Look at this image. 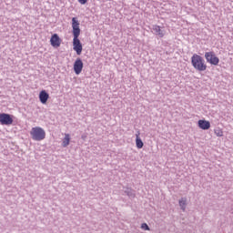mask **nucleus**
Listing matches in <instances>:
<instances>
[{
  "label": "nucleus",
  "mask_w": 233,
  "mask_h": 233,
  "mask_svg": "<svg viewBox=\"0 0 233 233\" xmlns=\"http://www.w3.org/2000/svg\"><path fill=\"white\" fill-rule=\"evenodd\" d=\"M83 60H81V58H76V60L74 63V72L76 76H79V74H81V72H83Z\"/></svg>",
  "instance_id": "nucleus-6"
},
{
  "label": "nucleus",
  "mask_w": 233,
  "mask_h": 233,
  "mask_svg": "<svg viewBox=\"0 0 233 233\" xmlns=\"http://www.w3.org/2000/svg\"><path fill=\"white\" fill-rule=\"evenodd\" d=\"M141 228H143L144 230H150V227H148V224L147 223H143L141 225Z\"/></svg>",
  "instance_id": "nucleus-16"
},
{
  "label": "nucleus",
  "mask_w": 233,
  "mask_h": 233,
  "mask_svg": "<svg viewBox=\"0 0 233 233\" xmlns=\"http://www.w3.org/2000/svg\"><path fill=\"white\" fill-rule=\"evenodd\" d=\"M152 30L155 35H158V37H165V31L161 29L159 25H153Z\"/></svg>",
  "instance_id": "nucleus-9"
},
{
  "label": "nucleus",
  "mask_w": 233,
  "mask_h": 233,
  "mask_svg": "<svg viewBox=\"0 0 233 233\" xmlns=\"http://www.w3.org/2000/svg\"><path fill=\"white\" fill-rule=\"evenodd\" d=\"M205 58L207 63H209L210 65H214V66H218L219 65V58L216 56V53H214V51L206 52Z\"/></svg>",
  "instance_id": "nucleus-4"
},
{
  "label": "nucleus",
  "mask_w": 233,
  "mask_h": 233,
  "mask_svg": "<svg viewBox=\"0 0 233 233\" xmlns=\"http://www.w3.org/2000/svg\"><path fill=\"white\" fill-rule=\"evenodd\" d=\"M69 145H70V135L66 134L62 142V147H64V148H66V147H68Z\"/></svg>",
  "instance_id": "nucleus-12"
},
{
  "label": "nucleus",
  "mask_w": 233,
  "mask_h": 233,
  "mask_svg": "<svg viewBox=\"0 0 233 233\" xmlns=\"http://www.w3.org/2000/svg\"><path fill=\"white\" fill-rule=\"evenodd\" d=\"M191 65L195 70H198V72H205V70H207V64L205 63V59L198 54H194L192 56Z\"/></svg>",
  "instance_id": "nucleus-2"
},
{
  "label": "nucleus",
  "mask_w": 233,
  "mask_h": 233,
  "mask_svg": "<svg viewBox=\"0 0 233 233\" xmlns=\"http://www.w3.org/2000/svg\"><path fill=\"white\" fill-rule=\"evenodd\" d=\"M215 134L218 137H223V131L219 130V129H216L215 130Z\"/></svg>",
  "instance_id": "nucleus-15"
},
{
  "label": "nucleus",
  "mask_w": 233,
  "mask_h": 233,
  "mask_svg": "<svg viewBox=\"0 0 233 233\" xmlns=\"http://www.w3.org/2000/svg\"><path fill=\"white\" fill-rule=\"evenodd\" d=\"M49 97H50V95H48L47 92L45 90H42L39 94V99L42 105H46V102L48 101Z\"/></svg>",
  "instance_id": "nucleus-8"
},
{
  "label": "nucleus",
  "mask_w": 233,
  "mask_h": 233,
  "mask_svg": "<svg viewBox=\"0 0 233 233\" xmlns=\"http://www.w3.org/2000/svg\"><path fill=\"white\" fill-rule=\"evenodd\" d=\"M124 192L127 194V196H128V198H130L131 199H134V198H136V191H134V189L130 188V187H126Z\"/></svg>",
  "instance_id": "nucleus-11"
},
{
  "label": "nucleus",
  "mask_w": 233,
  "mask_h": 233,
  "mask_svg": "<svg viewBox=\"0 0 233 233\" xmlns=\"http://www.w3.org/2000/svg\"><path fill=\"white\" fill-rule=\"evenodd\" d=\"M50 43L54 46V48H58V46H61V38H59V35L54 34L51 36Z\"/></svg>",
  "instance_id": "nucleus-7"
},
{
  "label": "nucleus",
  "mask_w": 233,
  "mask_h": 233,
  "mask_svg": "<svg viewBox=\"0 0 233 233\" xmlns=\"http://www.w3.org/2000/svg\"><path fill=\"white\" fill-rule=\"evenodd\" d=\"M72 28H73V50L76 52L77 56H81L83 52V45L81 40H79V35H81V28H79V21L77 18H72Z\"/></svg>",
  "instance_id": "nucleus-1"
},
{
  "label": "nucleus",
  "mask_w": 233,
  "mask_h": 233,
  "mask_svg": "<svg viewBox=\"0 0 233 233\" xmlns=\"http://www.w3.org/2000/svg\"><path fill=\"white\" fill-rule=\"evenodd\" d=\"M80 5H86L88 3V0H77Z\"/></svg>",
  "instance_id": "nucleus-17"
},
{
  "label": "nucleus",
  "mask_w": 233,
  "mask_h": 233,
  "mask_svg": "<svg viewBox=\"0 0 233 233\" xmlns=\"http://www.w3.org/2000/svg\"><path fill=\"white\" fill-rule=\"evenodd\" d=\"M30 136L33 141H43L46 137V132L42 127H35L31 129Z\"/></svg>",
  "instance_id": "nucleus-3"
},
{
  "label": "nucleus",
  "mask_w": 233,
  "mask_h": 233,
  "mask_svg": "<svg viewBox=\"0 0 233 233\" xmlns=\"http://www.w3.org/2000/svg\"><path fill=\"white\" fill-rule=\"evenodd\" d=\"M198 127L202 130H208V128H210V122L207 120H198Z\"/></svg>",
  "instance_id": "nucleus-10"
},
{
  "label": "nucleus",
  "mask_w": 233,
  "mask_h": 233,
  "mask_svg": "<svg viewBox=\"0 0 233 233\" xmlns=\"http://www.w3.org/2000/svg\"><path fill=\"white\" fill-rule=\"evenodd\" d=\"M136 146H137V148H143V147L145 146V144L143 143V140H141V137H139V135H137Z\"/></svg>",
  "instance_id": "nucleus-14"
},
{
  "label": "nucleus",
  "mask_w": 233,
  "mask_h": 233,
  "mask_svg": "<svg viewBox=\"0 0 233 233\" xmlns=\"http://www.w3.org/2000/svg\"><path fill=\"white\" fill-rule=\"evenodd\" d=\"M178 205H179L181 210H183V212H185V210L187 208V198H182L181 199H179Z\"/></svg>",
  "instance_id": "nucleus-13"
},
{
  "label": "nucleus",
  "mask_w": 233,
  "mask_h": 233,
  "mask_svg": "<svg viewBox=\"0 0 233 233\" xmlns=\"http://www.w3.org/2000/svg\"><path fill=\"white\" fill-rule=\"evenodd\" d=\"M0 123L1 125H12L14 123V118L9 114L2 113L0 114Z\"/></svg>",
  "instance_id": "nucleus-5"
}]
</instances>
